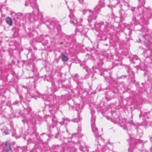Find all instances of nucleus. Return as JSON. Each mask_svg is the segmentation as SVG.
<instances>
[{
	"instance_id": "nucleus-1",
	"label": "nucleus",
	"mask_w": 152,
	"mask_h": 152,
	"mask_svg": "<svg viewBox=\"0 0 152 152\" xmlns=\"http://www.w3.org/2000/svg\"><path fill=\"white\" fill-rule=\"evenodd\" d=\"M95 119L94 117L91 118V125L92 128V130L95 136L99 137L98 140H101V138L100 137L102 134V132H98L97 128L95 127Z\"/></svg>"
},
{
	"instance_id": "nucleus-2",
	"label": "nucleus",
	"mask_w": 152,
	"mask_h": 152,
	"mask_svg": "<svg viewBox=\"0 0 152 152\" xmlns=\"http://www.w3.org/2000/svg\"><path fill=\"white\" fill-rule=\"evenodd\" d=\"M86 12L88 15V20L89 22H91L92 20L95 19L97 17V13L95 11L92 12L91 10H89L86 11Z\"/></svg>"
},
{
	"instance_id": "nucleus-3",
	"label": "nucleus",
	"mask_w": 152,
	"mask_h": 152,
	"mask_svg": "<svg viewBox=\"0 0 152 152\" xmlns=\"http://www.w3.org/2000/svg\"><path fill=\"white\" fill-rule=\"evenodd\" d=\"M36 0H26L25 4V6H28L29 3L30 4L31 6L34 8H36L37 9V5L36 3Z\"/></svg>"
},
{
	"instance_id": "nucleus-4",
	"label": "nucleus",
	"mask_w": 152,
	"mask_h": 152,
	"mask_svg": "<svg viewBox=\"0 0 152 152\" xmlns=\"http://www.w3.org/2000/svg\"><path fill=\"white\" fill-rule=\"evenodd\" d=\"M104 0H100L99 4L94 8V11L97 13L104 6Z\"/></svg>"
},
{
	"instance_id": "nucleus-5",
	"label": "nucleus",
	"mask_w": 152,
	"mask_h": 152,
	"mask_svg": "<svg viewBox=\"0 0 152 152\" xmlns=\"http://www.w3.org/2000/svg\"><path fill=\"white\" fill-rule=\"evenodd\" d=\"M5 146V147L2 150V152H12L10 143L8 141L6 142Z\"/></svg>"
},
{
	"instance_id": "nucleus-6",
	"label": "nucleus",
	"mask_w": 152,
	"mask_h": 152,
	"mask_svg": "<svg viewBox=\"0 0 152 152\" xmlns=\"http://www.w3.org/2000/svg\"><path fill=\"white\" fill-rule=\"evenodd\" d=\"M69 17L71 19L70 22L72 24H74V20H76V22H77V19L75 18L74 15L72 14H71L69 15Z\"/></svg>"
},
{
	"instance_id": "nucleus-7",
	"label": "nucleus",
	"mask_w": 152,
	"mask_h": 152,
	"mask_svg": "<svg viewBox=\"0 0 152 152\" xmlns=\"http://www.w3.org/2000/svg\"><path fill=\"white\" fill-rule=\"evenodd\" d=\"M5 21L7 24L10 26H12V19L9 17H7L5 19Z\"/></svg>"
},
{
	"instance_id": "nucleus-8",
	"label": "nucleus",
	"mask_w": 152,
	"mask_h": 152,
	"mask_svg": "<svg viewBox=\"0 0 152 152\" xmlns=\"http://www.w3.org/2000/svg\"><path fill=\"white\" fill-rule=\"evenodd\" d=\"M61 56H62V60L64 62H66L68 60V57L65 56L64 54L62 53L61 54Z\"/></svg>"
},
{
	"instance_id": "nucleus-9",
	"label": "nucleus",
	"mask_w": 152,
	"mask_h": 152,
	"mask_svg": "<svg viewBox=\"0 0 152 152\" xmlns=\"http://www.w3.org/2000/svg\"><path fill=\"white\" fill-rule=\"evenodd\" d=\"M80 148V150L83 151V152H85V151H88V147L86 145H84V146H81V147Z\"/></svg>"
},
{
	"instance_id": "nucleus-10",
	"label": "nucleus",
	"mask_w": 152,
	"mask_h": 152,
	"mask_svg": "<svg viewBox=\"0 0 152 152\" xmlns=\"http://www.w3.org/2000/svg\"><path fill=\"white\" fill-rule=\"evenodd\" d=\"M142 41H143L145 44H148L150 43L148 39L144 37H143V39H142Z\"/></svg>"
},
{
	"instance_id": "nucleus-11",
	"label": "nucleus",
	"mask_w": 152,
	"mask_h": 152,
	"mask_svg": "<svg viewBox=\"0 0 152 152\" xmlns=\"http://www.w3.org/2000/svg\"><path fill=\"white\" fill-rule=\"evenodd\" d=\"M3 132L5 135L8 134H10L8 129L6 127H5V129H4V131Z\"/></svg>"
},
{
	"instance_id": "nucleus-12",
	"label": "nucleus",
	"mask_w": 152,
	"mask_h": 152,
	"mask_svg": "<svg viewBox=\"0 0 152 152\" xmlns=\"http://www.w3.org/2000/svg\"><path fill=\"white\" fill-rule=\"evenodd\" d=\"M77 135L78 136H80L81 137L83 136V134H82L80 133V132H78V133L77 134V133H76L75 134H73V135H72V136L73 137H74V136H75V135Z\"/></svg>"
},
{
	"instance_id": "nucleus-13",
	"label": "nucleus",
	"mask_w": 152,
	"mask_h": 152,
	"mask_svg": "<svg viewBox=\"0 0 152 152\" xmlns=\"http://www.w3.org/2000/svg\"><path fill=\"white\" fill-rule=\"evenodd\" d=\"M57 101L55 100V99H53V101H51L50 102V104H55L57 103Z\"/></svg>"
},
{
	"instance_id": "nucleus-14",
	"label": "nucleus",
	"mask_w": 152,
	"mask_h": 152,
	"mask_svg": "<svg viewBox=\"0 0 152 152\" xmlns=\"http://www.w3.org/2000/svg\"><path fill=\"white\" fill-rule=\"evenodd\" d=\"M77 130H78V132H80V131H81V128L80 127V126H79L78 128V129H77Z\"/></svg>"
},
{
	"instance_id": "nucleus-15",
	"label": "nucleus",
	"mask_w": 152,
	"mask_h": 152,
	"mask_svg": "<svg viewBox=\"0 0 152 152\" xmlns=\"http://www.w3.org/2000/svg\"><path fill=\"white\" fill-rule=\"evenodd\" d=\"M83 0H78L79 1V2L80 3V4H83Z\"/></svg>"
},
{
	"instance_id": "nucleus-16",
	"label": "nucleus",
	"mask_w": 152,
	"mask_h": 152,
	"mask_svg": "<svg viewBox=\"0 0 152 152\" xmlns=\"http://www.w3.org/2000/svg\"><path fill=\"white\" fill-rule=\"evenodd\" d=\"M18 102L17 101H16L15 102L13 103V104H18Z\"/></svg>"
},
{
	"instance_id": "nucleus-17",
	"label": "nucleus",
	"mask_w": 152,
	"mask_h": 152,
	"mask_svg": "<svg viewBox=\"0 0 152 152\" xmlns=\"http://www.w3.org/2000/svg\"><path fill=\"white\" fill-rule=\"evenodd\" d=\"M131 147H129L128 149V151H130V150H131Z\"/></svg>"
},
{
	"instance_id": "nucleus-18",
	"label": "nucleus",
	"mask_w": 152,
	"mask_h": 152,
	"mask_svg": "<svg viewBox=\"0 0 152 152\" xmlns=\"http://www.w3.org/2000/svg\"><path fill=\"white\" fill-rule=\"evenodd\" d=\"M140 41H141V40L140 39H139L138 40H137V42L138 43H139Z\"/></svg>"
},
{
	"instance_id": "nucleus-19",
	"label": "nucleus",
	"mask_w": 152,
	"mask_h": 152,
	"mask_svg": "<svg viewBox=\"0 0 152 152\" xmlns=\"http://www.w3.org/2000/svg\"><path fill=\"white\" fill-rule=\"evenodd\" d=\"M78 76V75L77 74V75H75V77H77Z\"/></svg>"
},
{
	"instance_id": "nucleus-20",
	"label": "nucleus",
	"mask_w": 152,
	"mask_h": 152,
	"mask_svg": "<svg viewBox=\"0 0 152 152\" xmlns=\"http://www.w3.org/2000/svg\"><path fill=\"white\" fill-rule=\"evenodd\" d=\"M132 143V141H131V143H129V145H131V146H132V145H131V143Z\"/></svg>"
},
{
	"instance_id": "nucleus-21",
	"label": "nucleus",
	"mask_w": 152,
	"mask_h": 152,
	"mask_svg": "<svg viewBox=\"0 0 152 152\" xmlns=\"http://www.w3.org/2000/svg\"><path fill=\"white\" fill-rule=\"evenodd\" d=\"M80 21H82V18H80Z\"/></svg>"
},
{
	"instance_id": "nucleus-22",
	"label": "nucleus",
	"mask_w": 152,
	"mask_h": 152,
	"mask_svg": "<svg viewBox=\"0 0 152 152\" xmlns=\"http://www.w3.org/2000/svg\"><path fill=\"white\" fill-rule=\"evenodd\" d=\"M56 62H57V63H58V60H56Z\"/></svg>"
},
{
	"instance_id": "nucleus-23",
	"label": "nucleus",
	"mask_w": 152,
	"mask_h": 152,
	"mask_svg": "<svg viewBox=\"0 0 152 152\" xmlns=\"http://www.w3.org/2000/svg\"><path fill=\"white\" fill-rule=\"evenodd\" d=\"M101 23V24H103V22H102Z\"/></svg>"
},
{
	"instance_id": "nucleus-24",
	"label": "nucleus",
	"mask_w": 152,
	"mask_h": 152,
	"mask_svg": "<svg viewBox=\"0 0 152 152\" xmlns=\"http://www.w3.org/2000/svg\"><path fill=\"white\" fill-rule=\"evenodd\" d=\"M52 121L53 122V119H52Z\"/></svg>"
}]
</instances>
